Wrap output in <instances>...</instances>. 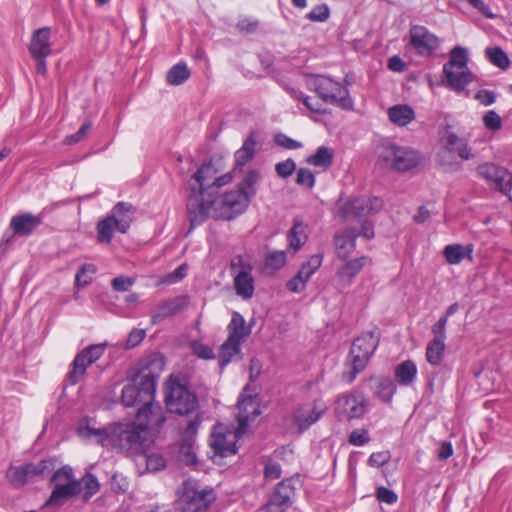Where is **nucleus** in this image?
I'll return each mask as SVG.
<instances>
[{
    "label": "nucleus",
    "mask_w": 512,
    "mask_h": 512,
    "mask_svg": "<svg viewBox=\"0 0 512 512\" xmlns=\"http://www.w3.org/2000/svg\"><path fill=\"white\" fill-rule=\"evenodd\" d=\"M232 181V174L217 175L211 163L202 164L188 181L189 195L186 201L191 227L207 218L232 220L242 214L250 200L238 189L219 193L221 187Z\"/></svg>",
    "instance_id": "f257e3e1"
},
{
    "label": "nucleus",
    "mask_w": 512,
    "mask_h": 512,
    "mask_svg": "<svg viewBox=\"0 0 512 512\" xmlns=\"http://www.w3.org/2000/svg\"><path fill=\"white\" fill-rule=\"evenodd\" d=\"M238 426L234 434L224 433L221 425L216 426L210 437V447L216 455L228 457L237 453L236 438L246 433L249 422L254 421L259 415L258 404L253 397L241 395L237 403Z\"/></svg>",
    "instance_id": "f03ea898"
},
{
    "label": "nucleus",
    "mask_w": 512,
    "mask_h": 512,
    "mask_svg": "<svg viewBox=\"0 0 512 512\" xmlns=\"http://www.w3.org/2000/svg\"><path fill=\"white\" fill-rule=\"evenodd\" d=\"M148 439L145 435V427L137 422L115 423L109 426L107 445L119 451L136 456L147 448Z\"/></svg>",
    "instance_id": "7ed1b4c3"
},
{
    "label": "nucleus",
    "mask_w": 512,
    "mask_h": 512,
    "mask_svg": "<svg viewBox=\"0 0 512 512\" xmlns=\"http://www.w3.org/2000/svg\"><path fill=\"white\" fill-rule=\"evenodd\" d=\"M378 344L379 340L373 332L363 333L352 342L348 356L349 363L347 364L349 370L342 374L344 382L352 383L357 375L366 368Z\"/></svg>",
    "instance_id": "20e7f679"
},
{
    "label": "nucleus",
    "mask_w": 512,
    "mask_h": 512,
    "mask_svg": "<svg viewBox=\"0 0 512 512\" xmlns=\"http://www.w3.org/2000/svg\"><path fill=\"white\" fill-rule=\"evenodd\" d=\"M307 87L316 92L325 102L343 110L353 109V99L347 87L323 75H311L307 78Z\"/></svg>",
    "instance_id": "39448f33"
},
{
    "label": "nucleus",
    "mask_w": 512,
    "mask_h": 512,
    "mask_svg": "<svg viewBox=\"0 0 512 512\" xmlns=\"http://www.w3.org/2000/svg\"><path fill=\"white\" fill-rule=\"evenodd\" d=\"M214 490L209 487H201L193 479L183 482L177 500L178 509L181 512H201L209 508L215 501Z\"/></svg>",
    "instance_id": "423d86ee"
},
{
    "label": "nucleus",
    "mask_w": 512,
    "mask_h": 512,
    "mask_svg": "<svg viewBox=\"0 0 512 512\" xmlns=\"http://www.w3.org/2000/svg\"><path fill=\"white\" fill-rule=\"evenodd\" d=\"M443 72L447 85L457 91H463L473 81L472 73L468 68V51L462 46H455L450 51V59L444 65Z\"/></svg>",
    "instance_id": "0eeeda50"
},
{
    "label": "nucleus",
    "mask_w": 512,
    "mask_h": 512,
    "mask_svg": "<svg viewBox=\"0 0 512 512\" xmlns=\"http://www.w3.org/2000/svg\"><path fill=\"white\" fill-rule=\"evenodd\" d=\"M165 403L171 413L189 415L197 410L198 400L194 393L176 380H169Z\"/></svg>",
    "instance_id": "6e6552de"
},
{
    "label": "nucleus",
    "mask_w": 512,
    "mask_h": 512,
    "mask_svg": "<svg viewBox=\"0 0 512 512\" xmlns=\"http://www.w3.org/2000/svg\"><path fill=\"white\" fill-rule=\"evenodd\" d=\"M337 205L336 216L348 220L375 214L383 208L384 202L376 196L353 197L342 204L339 202Z\"/></svg>",
    "instance_id": "1a4fd4ad"
},
{
    "label": "nucleus",
    "mask_w": 512,
    "mask_h": 512,
    "mask_svg": "<svg viewBox=\"0 0 512 512\" xmlns=\"http://www.w3.org/2000/svg\"><path fill=\"white\" fill-rule=\"evenodd\" d=\"M104 351L105 345L93 344L77 353L66 375L65 382L67 385L75 386L78 384L86 374L87 368L100 359Z\"/></svg>",
    "instance_id": "9d476101"
},
{
    "label": "nucleus",
    "mask_w": 512,
    "mask_h": 512,
    "mask_svg": "<svg viewBox=\"0 0 512 512\" xmlns=\"http://www.w3.org/2000/svg\"><path fill=\"white\" fill-rule=\"evenodd\" d=\"M380 158L387 165L400 172L415 168L421 161V157L417 151L391 143L383 148Z\"/></svg>",
    "instance_id": "9b49d317"
},
{
    "label": "nucleus",
    "mask_w": 512,
    "mask_h": 512,
    "mask_svg": "<svg viewBox=\"0 0 512 512\" xmlns=\"http://www.w3.org/2000/svg\"><path fill=\"white\" fill-rule=\"evenodd\" d=\"M335 412L341 420L360 419L367 412V400L358 391L342 394L335 402Z\"/></svg>",
    "instance_id": "f8f14e48"
},
{
    "label": "nucleus",
    "mask_w": 512,
    "mask_h": 512,
    "mask_svg": "<svg viewBox=\"0 0 512 512\" xmlns=\"http://www.w3.org/2000/svg\"><path fill=\"white\" fill-rule=\"evenodd\" d=\"M409 39L415 54L425 58L433 56L441 46L440 38L422 25H411Z\"/></svg>",
    "instance_id": "ddd939ff"
},
{
    "label": "nucleus",
    "mask_w": 512,
    "mask_h": 512,
    "mask_svg": "<svg viewBox=\"0 0 512 512\" xmlns=\"http://www.w3.org/2000/svg\"><path fill=\"white\" fill-rule=\"evenodd\" d=\"M155 390L151 383H147L136 377L132 383L125 385L122 389L121 400L126 407H135L142 404L145 406L154 401Z\"/></svg>",
    "instance_id": "4468645a"
},
{
    "label": "nucleus",
    "mask_w": 512,
    "mask_h": 512,
    "mask_svg": "<svg viewBox=\"0 0 512 512\" xmlns=\"http://www.w3.org/2000/svg\"><path fill=\"white\" fill-rule=\"evenodd\" d=\"M477 174L505 195H508L512 189V174L503 167L493 163H483L477 167Z\"/></svg>",
    "instance_id": "2eb2a0df"
},
{
    "label": "nucleus",
    "mask_w": 512,
    "mask_h": 512,
    "mask_svg": "<svg viewBox=\"0 0 512 512\" xmlns=\"http://www.w3.org/2000/svg\"><path fill=\"white\" fill-rule=\"evenodd\" d=\"M327 407L323 400L315 399L299 406L294 414V423L300 432L307 430L316 423L326 412Z\"/></svg>",
    "instance_id": "dca6fc26"
},
{
    "label": "nucleus",
    "mask_w": 512,
    "mask_h": 512,
    "mask_svg": "<svg viewBox=\"0 0 512 512\" xmlns=\"http://www.w3.org/2000/svg\"><path fill=\"white\" fill-rule=\"evenodd\" d=\"M293 479H284L277 484L268 502L263 507L264 512H285L291 505V499L295 494L292 484Z\"/></svg>",
    "instance_id": "f3484780"
},
{
    "label": "nucleus",
    "mask_w": 512,
    "mask_h": 512,
    "mask_svg": "<svg viewBox=\"0 0 512 512\" xmlns=\"http://www.w3.org/2000/svg\"><path fill=\"white\" fill-rule=\"evenodd\" d=\"M166 417L162 407L154 401L138 409L136 422L145 427V435L148 438L150 430H158L165 423Z\"/></svg>",
    "instance_id": "a211bd4d"
},
{
    "label": "nucleus",
    "mask_w": 512,
    "mask_h": 512,
    "mask_svg": "<svg viewBox=\"0 0 512 512\" xmlns=\"http://www.w3.org/2000/svg\"><path fill=\"white\" fill-rule=\"evenodd\" d=\"M189 306V297L187 295H179L160 302L151 314V323L158 324L168 318H171Z\"/></svg>",
    "instance_id": "6ab92c4d"
},
{
    "label": "nucleus",
    "mask_w": 512,
    "mask_h": 512,
    "mask_svg": "<svg viewBox=\"0 0 512 512\" xmlns=\"http://www.w3.org/2000/svg\"><path fill=\"white\" fill-rule=\"evenodd\" d=\"M201 420L199 416H195L190 420L183 431L182 443L180 445V460L186 465H195L197 463V456L193 451V444Z\"/></svg>",
    "instance_id": "aec40b11"
},
{
    "label": "nucleus",
    "mask_w": 512,
    "mask_h": 512,
    "mask_svg": "<svg viewBox=\"0 0 512 512\" xmlns=\"http://www.w3.org/2000/svg\"><path fill=\"white\" fill-rule=\"evenodd\" d=\"M370 262L366 256H361L339 266L336 271L337 287L344 289L349 287L358 273Z\"/></svg>",
    "instance_id": "412c9836"
},
{
    "label": "nucleus",
    "mask_w": 512,
    "mask_h": 512,
    "mask_svg": "<svg viewBox=\"0 0 512 512\" xmlns=\"http://www.w3.org/2000/svg\"><path fill=\"white\" fill-rule=\"evenodd\" d=\"M165 368L164 357L160 354H154L147 357L141 364V369L137 375L139 379L151 383L156 388L157 380Z\"/></svg>",
    "instance_id": "4be33fe9"
},
{
    "label": "nucleus",
    "mask_w": 512,
    "mask_h": 512,
    "mask_svg": "<svg viewBox=\"0 0 512 512\" xmlns=\"http://www.w3.org/2000/svg\"><path fill=\"white\" fill-rule=\"evenodd\" d=\"M43 222L41 215H33L31 213H23L12 217L10 227L15 235L29 236Z\"/></svg>",
    "instance_id": "5701e85b"
},
{
    "label": "nucleus",
    "mask_w": 512,
    "mask_h": 512,
    "mask_svg": "<svg viewBox=\"0 0 512 512\" xmlns=\"http://www.w3.org/2000/svg\"><path fill=\"white\" fill-rule=\"evenodd\" d=\"M81 492V483L78 481H68L67 483H55L50 497L46 501L47 506H62L64 502Z\"/></svg>",
    "instance_id": "b1692460"
},
{
    "label": "nucleus",
    "mask_w": 512,
    "mask_h": 512,
    "mask_svg": "<svg viewBox=\"0 0 512 512\" xmlns=\"http://www.w3.org/2000/svg\"><path fill=\"white\" fill-rule=\"evenodd\" d=\"M50 34L49 27H42L34 31L29 44V52L32 57H48L51 54Z\"/></svg>",
    "instance_id": "393cba45"
},
{
    "label": "nucleus",
    "mask_w": 512,
    "mask_h": 512,
    "mask_svg": "<svg viewBox=\"0 0 512 512\" xmlns=\"http://www.w3.org/2000/svg\"><path fill=\"white\" fill-rule=\"evenodd\" d=\"M358 231L356 228L345 229L341 234L335 236L334 244L336 254L340 259H346L356 247Z\"/></svg>",
    "instance_id": "a878e982"
},
{
    "label": "nucleus",
    "mask_w": 512,
    "mask_h": 512,
    "mask_svg": "<svg viewBox=\"0 0 512 512\" xmlns=\"http://www.w3.org/2000/svg\"><path fill=\"white\" fill-rule=\"evenodd\" d=\"M443 146L448 152L457 153L464 160L474 157L471 147L465 139L458 137L454 132L447 131L442 138Z\"/></svg>",
    "instance_id": "bb28decb"
},
{
    "label": "nucleus",
    "mask_w": 512,
    "mask_h": 512,
    "mask_svg": "<svg viewBox=\"0 0 512 512\" xmlns=\"http://www.w3.org/2000/svg\"><path fill=\"white\" fill-rule=\"evenodd\" d=\"M227 331L229 341L243 344L251 333V326L246 325L244 317L239 312H233Z\"/></svg>",
    "instance_id": "cd10ccee"
},
{
    "label": "nucleus",
    "mask_w": 512,
    "mask_h": 512,
    "mask_svg": "<svg viewBox=\"0 0 512 512\" xmlns=\"http://www.w3.org/2000/svg\"><path fill=\"white\" fill-rule=\"evenodd\" d=\"M473 244L463 246L461 244H450L445 246L443 255L445 260L450 265L460 264L464 259H468L470 262L473 261Z\"/></svg>",
    "instance_id": "c85d7f7f"
},
{
    "label": "nucleus",
    "mask_w": 512,
    "mask_h": 512,
    "mask_svg": "<svg viewBox=\"0 0 512 512\" xmlns=\"http://www.w3.org/2000/svg\"><path fill=\"white\" fill-rule=\"evenodd\" d=\"M134 207L128 202H118L111 210L110 216H114L118 223V231L125 234L133 221Z\"/></svg>",
    "instance_id": "c756f323"
},
{
    "label": "nucleus",
    "mask_w": 512,
    "mask_h": 512,
    "mask_svg": "<svg viewBox=\"0 0 512 512\" xmlns=\"http://www.w3.org/2000/svg\"><path fill=\"white\" fill-rule=\"evenodd\" d=\"M234 288L236 294L242 299H251L255 290L252 272H248V269L246 271H237L234 275Z\"/></svg>",
    "instance_id": "7c9ffc66"
},
{
    "label": "nucleus",
    "mask_w": 512,
    "mask_h": 512,
    "mask_svg": "<svg viewBox=\"0 0 512 512\" xmlns=\"http://www.w3.org/2000/svg\"><path fill=\"white\" fill-rule=\"evenodd\" d=\"M307 239L306 226L302 221L295 219L293 226L287 232L288 250L296 253L306 243Z\"/></svg>",
    "instance_id": "2f4dec72"
},
{
    "label": "nucleus",
    "mask_w": 512,
    "mask_h": 512,
    "mask_svg": "<svg viewBox=\"0 0 512 512\" xmlns=\"http://www.w3.org/2000/svg\"><path fill=\"white\" fill-rule=\"evenodd\" d=\"M387 114L389 120L400 127L408 125L415 119L413 108L406 104H398L390 107Z\"/></svg>",
    "instance_id": "473e14b6"
},
{
    "label": "nucleus",
    "mask_w": 512,
    "mask_h": 512,
    "mask_svg": "<svg viewBox=\"0 0 512 512\" xmlns=\"http://www.w3.org/2000/svg\"><path fill=\"white\" fill-rule=\"evenodd\" d=\"M257 141L254 133H251L244 141L241 148L235 152V168L242 169L248 162H250L256 151Z\"/></svg>",
    "instance_id": "72a5a7b5"
},
{
    "label": "nucleus",
    "mask_w": 512,
    "mask_h": 512,
    "mask_svg": "<svg viewBox=\"0 0 512 512\" xmlns=\"http://www.w3.org/2000/svg\"><path fill=\"white\" fill-rule=\"evenodd\" d=\"M370 381L374 394L383 402H391L397 389L393 381L387 377H372Z\"/></svg>",
    "instance_id": "f704fd0d"
},
{
    "label": "nucleus",
    "mask_w": 512,
    "mask_h": 512,
    "mask_svg": "<svg viewBox=\"0 0 512 512\" xmlns=\"http://www.w3.org/2000/svg\"><path fill=\"white\" fill-rule=\"evenodd\" d=\"M90 420L88 417H85L77 427V434L86 439H91L95 437L97 442L102 446L107 445V436L109 431V426L106 428H94L90 426Z\"/></svg>",
    "instance_id": "c9c22d12"
},
{
    "label": "nucleus",
    "mask_w": 512,
    "mask_h": 512,
    "mask_svg": "<svg viewBox=\"0 0 512 512\" xmlns=\"http://www.w3.org/2000/svg\"><path fill=\"white\" fill-rule=\"evenodd\" d=\"M417 366L412 360H406L398 364L394 370V377L401 386L411 385L417 376Z\"/></svg>",
    "instance_id": "e433bc0d"
},
{
    "label": "nucleus",
    "mask_w": 512,
    "mask_h": 512,
    "mask_svg": "<svg viewBox=\"0 0 512 512\" xmlns=\"http://www.w3.org/2000/svg\"><path fill=\"white\" fill-rule=\"evenodd\" d=\"M262 176L256 169L248 170L241 182L238 185V190L241 191L249 200L256 195L257 185L259 184Z\"/></svg>",
    "instance_id": "4c0bfd02"
},
{
    "label": "nucleus",
    "mask_w": 512,
    "mask_h": 512,
    "mask_svg": "<svg viewBox=\"0 0 512 512\" xmlns=\"http://www.w3.org/2000/svg\"><path fill=\"white\" fill-rule=\"evenodd\" d=\"M97 240L100 243H110L112 241L114 231H118V223L114 216L107 215L100 220L96 226Z\"/></svg>",
    "instance_id": "58836bf2"
},
{
    "label": "nucleus",
    "mask_w": 512,
    "mask_h": 512,
    "mask_svg": "<svg viewBox=\"0 0 512 512\" xmlns=\"http://www.w3.org/2000/svg\"><path fill=\"white\" fill-rule=\"evenodd\" d=\"M241 345L236 341L226 339L220 347L218 354L219 365L221 368L227 366L236 356L241 354Z\"/></svg>",
    "instance_id": "ea45409f"
},
{
    "label": "nucleus",
    "mask_w": 512,
    "mask_h": 512,
    "mask_svg": "<svg viewBox=\"0 0 512 512\" xmlns=\"http://www.w3.org/2000/svg\"><path fill=\"white\" fill-rule=\"evenodd\" d=\"M138 463H144L148 472H157L166 466V461L162 455L158 453H147L146 448L143 452L138 453L136 456Z\"/></svg>",
    "instance_id": "a19ab883"
},
{
    "label": "nucleus",
    "mask_w": 512,
    "mask_h": 512,
    "mask_svg": "<svg viewBox=\"0 0 512 512\" xmlns=\"http://www.w3.org/2000/svg\"><path fill=\"white\" fill-rule=\"evenodd\" d=\"M445 349V342L430 340L426 347L427 362L434 367L440 366L445 356Z\"/></svg>",
    "instance_id": "79ce46f5"
},
{
    "label": "nucleus",
    "mask_w": 512,
    "mask_h": 512,
    "mask_svg": "<svg viewBox=\"0 0 512 512\" xmlns=\"http://www.w3.org/2000/svg\"><path fill=\"white\" fill-rule=\"evenodd\" d=\"M287 261L286 251L284 250H275L267 253L264 261V269L268 273H275L284 265Z\"/></svg>",
    "instance_id": "37998d69"
},
{
    "label": "nucleus",
    "mask_w": 512,
    "mask_h": 512,
    "mask_svg": "<svg viewBox=\"0 0 512 512\" xmlns=\"http://www.w3.org/2000/svg\"><path fill=\"white\" fill-rule=\"evenodd\" d=\"M6 478L15 488H20L30 482L25 464L20 466L11 465L6 472Z\"/></svg>",
    "instance_id": "c03bdc74"
},
{
    "label": "nucleus",
    "mask_w": 512,
    "mask_h": 512,
    "mask_svg": "<svg viewBox=\"0 0 512 512\" xmlns=\"http://www.w3.org/2000/svg\"><path fill=\"white\" fill-rule=\"evenodd\" d=\"M190 77V71L185 63H178L167 72L166 80L171 85H181Z\"/></svg>",
    "instance_id": "a18cd8bd"
},
{
    "label": "nucleus",
    "mask_w": 512,
    "mask_h": 512,
    "mask_svg": "<svg viewBox=\"0 0 512 512\" xmlns=\"http://www.w3.org/2000/svg\"><path fill=\"white\" fill-rule=\"evenodd\" d=\"M333 161V151L325 146H320L315 154L307 158V162L316 167H328Z\"/></svg>",
    "instance_id": "49530a36"
},
{
    "label": "nucleus",
    "mask_w": 512,
    "mask_h": 512,
    "mask_svg": "<svg viewBox=\"0 0 512 512\" xmlns=\"http://www.w3.org/2000/svg\"><path fill=\"white\" fill-rule=\"evenodd\" d=\"M97 272V268L94 264L87 263L83 264L75 275V287L78 289L88 286L92 280L93 275Z\"/></svg>",
    "instance_id": "de8ad7c7"
},
{
    "label": "nucleus",
    "mask_w": 512,
    "mask_h": 512,
    "mask_svg": "<svg viewBox=\"0 0 512 512\" xmlns=\"http://www.w3.org/2000/svg\"><path fill=\"white\" fill-rule=\"evenodd\" d=\"M25 465L30 482L34 481L37 477L43 478L54 467L51 460H41L38 463H26Z\"/></svg>",
    "instance_id": "09e8293b"
},
{
    "label": "nucleus",
    "mask_w": 512,
    "mask_h": 512,
    "mask_svg": "<svg viewBox=\"0 0 512 512\" xmlns=\"http://www.w3.org/2000/svg\"><path fill=\"white\" fill-rule=\"evenodd\" d=\"M79 482L81 483V490H84V501H88L100 489V483L92 473H86Z\"/></svg>",
    "instance_id": "8fccbe9b"
},
{
    "label": "nucleus",
    "mask_w": 512,
    "mask_h": 512,
    "mask_svg": "<svg viewBox=\"0 0 512 512\" xmlns=\"http://www.w3.org/2000/svg\"><path fill=\"white\" fill-rule=\"evenodd\" d=\"M489 61L495 66L506 69L510 64L507 54L500 47H490L486 49Z\"/></svg>",
    "instance_id": "3c124183"
},
{
    "label": "nucleus",
    "mask_w": 512,
    "mask_h": 512,
    "mask_svg": "<svg viewBox=\"0 0 512 512\" xmlns=\"http://www.w3.org/2000/svg\"><path fill=\"white\" fill-rule=\"evenodd\" d=\"M484 127L490 131H499L502 128V119L494 110H488L482 117Z\"/></svg>",
    "instance_id": "603ef678"
},
{
    "label": "nucleus",
    "mask_w": 512,
    "mask_h": 512,
    "mask_svg": "<svg viewBox=\"0 0 512 512\" xmlns=\"http://www.w3.org/2000/svg\"><path fill=\"white\" fill-rule=\"evenodd\" d=\"M370 440L369 431L365 428L354 429L348 437V442L357 447L366 445Z\"/></svg>",
    "instance_id": "864d4df0"
},
{
    "label": "nucleus",
    "mask_w": 512,
    "mask_h": 512,
    "mask_svg": "<svg viewBox=\"0 0 512 512\" xmlns=\"http://www.w3.org/2000/svg\"><path fill=\"white\" fill-rule=\"evenodd\" d=\"M191 350L192 353L197 356L198 358L204 359V360H211L215 358V353L213 349L202 343L201 341H194L191 343Z\"/></svg>",
    "instance_id": "5fc2aeb1"
},
{
    "label": "nucleus",
    "mask_w": 512,
    "mask_h": 512,
    "mask_svg": "<svg viewBox=\"0 0 512 512\" xmlns=\"http://www.w3.org/2000/svg\"><path fill=\"white\" fill-rule=\"evenodd\" d=\"M330 10L326 4L317 5L306 15L313 22H324L329 18Z\"/></svg>",
    "instance_id": "6e6d98bb"
},
{
    "label": "nucleus",
    "mask_w": 512,
    "mask_h": 512,
    "mask_svg": "<svg viewBox=\"0 0 512 512\" xmlns=\"http://www.w3.org/2000/svg\"><path fill=\"white\" fill-rule=\"evenodd\" d=\"M73 469L69 465H64L56 470L52 477L51 482L53 483H67L68 481H76L74 478Z\"/></svg>",
    "instance_id": "4d7b16f0"
},
{
    "label": "nucleus",
    "mask_w": 512,
    "mask_h": 512,
    "mask_svg": "<svg viewBox=\"0 0 512 512\" xmlns=\"http://www.w3.org/2000/svg\"><path fill=\"white\" fill-rule=\"evenodd\" d=\"M274 142L278 146L283 147V148L288 149V150H295V149H299V148L302 147V143L301 142L290 138L289 136H287L284 133H277L274 136Z\"/></svg>",
    "instance_id": "13d9d810"
},
{
    "label": "nucleus",
    "mask_w": 512,
    "mask_h": 512,
    "mask_svg": "<svg viewBox=\"0 0 512 512\" xmlns=\"http://www.w3.org/2000/svg\"><path fill=\"white\" fill-rule=\"evenodd\" d=\"M296 169V163L293 159L288 158L285 161L278 162L275 165V171L277 175L281 178H288L293 174Z\"/></svg>",
    "instance_id": "bf43d9fd"
},
{
    "label": "nucleus",
    "mask_w": 512,
    "mask_h": 512,
    "mask_svg": "<svg viewBox=\"0 0 512 512\" xmlns=\"http://www.w3.org/2000/svg\"><path fill=\"white\" fill-rule=\"evenodd\" d=\"M296 183L307 188H312L315 184V176L308 168H300L297 171Z\"/></svg>",
    "instance_id": "052dcab7"
},
{
    "label": "nucleus",
    "mask_w": 512,
    "mask_h": 512,
    "mask_svg": "<svg viewBox=\"0 0 512 512\" xmlns=\"http://www.w3.org/2000/svg\"><path fill=\"white\" fill-rule=\"evenodd\" d=\"M263 473L266 479H278L281 476V466L278 462L268 459L265 461Z\"/></svg>",
    "instance_id": "680f3d73"
},
{
    "label": "nucleus",
    "mask_w": 512,
    "mask_h": 512,
    "mask_svg": "<svg viewBox=\"0 0 512 512\" xmlns=\"http://www.w3.org/2000/svg\"><path fill=\"white\" fill-rule=\"evenodd\" d=\"M376 497L378 501L386 504H394L398 500L397 494L384 486H380L376 490Z\"/></svg>",
    "instance_id": "e2e57ef3"
},
{
    "label": "nucleus",
    "mask_w": 512,
    "mask_h": 512,
    "mask_svg": "<svg viewBox=\"0 0 512 512\" xmlns=\"http://www.w3.org/2000/svg\"><path fill=\"white\" fill-rule=\"evenodd\" d=\"M446 325L447 321L446 318H439V320L432 326V334L433 338L432 341H440L445 342L446 340Z\"/></svg>",
    "instance_id": "0e129e2a"
},
{
    "label": "nucleus",
    "mask_w": 512,
    "mask_h": 512,
    "mask_svg": "<svg viewBox=\"0 0 512 512\" xmlns=\"http://www.w3.org/2000/svg\"><path fill=\"white\" fill-rule=\"evenodd\" d=\"M133 284L134 279L125 276L115 277L111 282L113 290L117 292L128 291L133 286Z\"/></svg>",
    "instance_id": "69168bd1"
},
{
    "label": "nucleus",
    "mask_w": 512,
    "mask_h": 512,
    "mask_svg": "<svg viewBox=\"0 0 512 512\" xmlns=\"http://www.w3.org/2000/svg\"><path fill=\"white\" fill-rule=\"evenodd\" d=\"M390 459L388 451L373 452L368 458V464L371 467H381L385 465Z\"/></svg>",
    "instance_id": "338daca9"
},
{
    "label": "nucleus",
    "mask_w": 512,
    "mask_h": 512,
    "mask_svg": "<svg viewBox=\"0 0 512 512\" xmlns=\"http://www.w3.org/2000/svg\"><path fill=\"white\" fill-rule=\"evenodd\" d=\"M323 255L322 254H313L309 257V259L304 262L301 266L305 268L311 275H313L322 265Z\"/></svg>",
    "instance_id": "774afa93"
}]
</instances>
